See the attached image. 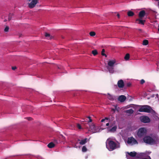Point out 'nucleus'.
Returning a JSON list of instances; mask_svg holds the SVG:
<instances>
[{
	"label": "nucleus",
	"instance_id": "nucleus-13",
	"mask_svg": "<svg viewBox=\"0 0 159 159\" xmlns=\"http://www.w3.org/2000/svg\"><path fill=\"white\" fill-rule=\"evenodd\" d=\"M108 129V131L110 132L111 133H114L115 131H116V130L117 128V127L116 126H113L111 128H109V127L107 128Z\"/></svg>",
	"mask_w": 159,
	"mask_h": 159
},
{
	"label": "nucleus",
	"instance_id": "nucleus-15",
	"mask_svg": "<svg viewBox=\"0 0 159 159\" xmlns=\"http://www.w3.org/2000/svg\"><path fill=\"white\" fill-rule=\"evenodd\" d=\"M127 153L129 156L132 157H134L137 154L136 152L134 151L130 152H127Z\"/></svg>",
	"mask_w": 159,
	"mask_h": 159
},
{
	"label": "nucleus",
	"instance_id": "nucleus-4",
	"mask_svg": "<svg viewBox=\"0 0 159 159\" xmlns=\"http://www.w3.org/2000/svg\"><path fill=\"white\" fill-rule=\"evenodd\" d=\"M147 133V130L145 128H141L139 129L137 135L139 138H141L145 136Z\"/></svg>",
	"mask_w": 159,
	"mask_h": 159
},
{
	"label": "nucleus",
	"instance_id": "nucleus-30",
	"mask_svg": "<svg viewBox=\"0 0 159 159\" xmlns=\"http://www.w3.org/2000/svg\"><path fill=\"white\" fill-rule=\"evenodd\" d=\"M9 27L8 26H7L4 29V31L5 32H8L9 29Z\"/></svg>",
	"mask_w": 159,
	"mask_h": 159
},
{
	"label": "nucleus",
	"instance_id": "nucleus-1",
	"mask_svg": "<svg viewBox=\"0 0 159 159\" xmlns=\"http://www.w3.org/2000/svg\"><path fill=\"white\" fill-rule=\"evenodd\" d=\"M106 148L110 151H112L117 148L116 143L110 139H107L106 142Z\"/></svg>",
	"mask_w": 159,
	"mask_h": 159
},
{
	"label": "nucleus",
	"instance_id": "nucleus-38",
	"mask_svg": "<svg viewBox=\"0 0 159 159\" xmlns=\"http://www.w3.org/2000/svg\"><path fill=\"white\" fill-rule=\"evenodd\" d=\"M111 111H112L114 113L115 112V109L114 108H112L111 110Z\"/></svg>",
	"mask_w": 159,
	"mask_h": 159
},
{
	"label": "nucleus",
	"instance_id": "nucleus-25",
	"mask_svg": "<svg viewBox=\"0 0 159 159\" xmlns=\"http://www.w3.org/2000/svg\"><path fill=\"white\" fill-rule=\"evenodd\" d=\"M89 35L91 36H95L96 34L95 33L94 31H91L89 33Z\"/></svg>",
	"mask_w": 159,
	"mask_h": 159
},
{
	"label": "nucleus",
	"instance_id": "nucleus-3",
	"mask_svg": "<svg viewBox=\"0 0 159 159\" xmlns=\"http://www.w3.org/2000/svg\"><path fill=\"white\" fill-rule=\"evenodd\" d=\"M143 140L144 143L150 144H153L155 142L154 139L148 136L145 137L143 138Z\"/></svg>",
	"mask_w": 159,
	"mask_h": 159
},
{
	"label": "nucleus",
	"instance_id": "nucleus-20",
	"mask_svg": "<svg viewBox=\"0 0 159 159\" xmlns=\"http://www.w3.org/2000/svg\"><path fill=\"white\" fill-rule=\"evenodd\" d=\"M130 57V55L129 53H127L126 54L125 56L124 57L125 59L127 61L128 60Z\"/></svg>",
	"mask_w": 159,
	"mask_h": 159
},
{
	"label": "nucleus",
	"instance_id": "nucleus-17",
	"mask_svg": "<svg viewBox=\"0 0 159 159\" xmlns=\"http://www.w3.org/2000/svg\"><path fill=\"white\" fill-rule=\"evenodd\" d=\"M47 146L49 148H52L54 147L55 144L51 142Z\"/></svg>",
	"mask_w": 159,
	"mask_h": 159
},
{
	"label": "nucleus",
	"instance_id": "nucleus-5",
	"mask_svg": "<svg viewBox=\"0 0 159 159\" xmlns=\"http://www.w3.org/2000/svg\"><path fill=\"white\" fill-rule=\"evenodd\" d=\"M28 1L30 2L28 3V7L30 8L34 7L36 4L39 3L38 0H28Z\"/></svg>",
	"mask_w": 159,
	"mask_h": 159
},
{
	"label": "nucleus",
	"instance_id": "nucleus-19",
	"mask_svg": "<svg viewBox=\"0 0 159 159\" xmlns=\"http://www.w3.org/2000/svg\"><path fill=\"white\" fill-rule=\"evenodd\" d=\"M134 15V13L132 11H129L127 12V15L129 16H133Z\"/></svg>",
	"mask_w": 159,
	"mask_h": 159
},
{
	"label": "nucleus",
	"instance_id": "nucleus-26",
	"mask_svg": "<svg viewBox=\"0 0 159 159\" xmlns=\"http://www.w3.org/2000/svg\"><path fill=\"white\" fill-rule=\"evenodd\" d=\"M82 150L83 152H85L87 151V149L85 146H83L82 148Z\"/></svg>",
	"mask_w": 159,
	"mask_h": 159
},
{
	"label": "nucleus",
	"instance_id": "nucleus-18",
	"mask_svg": "<svg viewBox=\"0 0 159 159\" xmlns=\"http://www.w3.org/2000/svg\"><path fill=\"white\" fill-rule=\"evenodd\" d=\"M134 111L132 109H130L129 110H127L125 111V112L129 114H132L133 113Z\"/></svg>",
	"mask_w": 159,
	"mask_h": 159
},
{
	"label": "nucleus",
	"instance_id": "nucleus-40",
	"mask_svg": "<svg viewBox=\"0 0 159 159\" xmlns=\"http://www.w3.org/2000/svg\"><path fill=\"white\" fill-rule=\"evenodd\" d=\"M110 116L111 118H113V120H114V117H113L112 115H110V116Z\"/></svg>",
	"mask_w": 159,
	"mask_h": 159
},
{
	"label": "nucleus",
	"instance_id": "nucleus-28",
	"mask_svg": "<svg viewBox=\"0 0 159 159\" xmlns=\"http://www.w3.org/2000/svg\"><path fill=\"white\" fill-rule=\"evenodd\" d=\"M104 119H105V120H109L110 121H112L113 120V118H111L110 116H109L108 117H105Z\"/></svg>",
	"mask_w": 159,
	"mask_h": 159
},
{
	"label": "nucleus",
	"instance_id": "nucleus-16",
	"mask_svg": "<svg viewBox=\"0 0 159 159\" xmlns=\"http://www.w3.org/2000/svg\"><path fill=\"white\" fill-rule=\"evenodd\" d=\"M87 142V139L85 138L84 139L82 140L79 143L80 145H84Z\"/></svg>",
	"mask_w": 159,
	"mask_h": 159
},
{
	"label": "nucleus",
	"instance_id": "nucleus-48",
	"mask_svg": "<svg viewBox=\"0 0 159 159\" xmlns=\"http://www.w3.org/2000/svg\"><path fill=\"white\" fill-rule=\"evenodd\" d=\"M148 157L149 158V159H151V158L149 156H148Z\"/></svg>",
	"mask_w": 159,
	"mask_h": 159
},
{
	"label": "nucleus",
	"instance_id": "nucleus-41",
	"mask_svg": "<svg viewBox=\"0 0 159 159\" xmlns=\"http://www.w3.org/2000/svg\"><path fill=\"white\" fill-rule=\"evenodd\" d=\"M105 120V119H102L101 120V122H103V121H104Z\"/></svg>",
	"mask_w": 159,
	"mask_h": 159
},
{
	"label": "nucleus",
	"instance_id": "nucleus-12",
	"mask_svg": "<svg viewBox=\"0 0 159 159\" xmlns=\"http://www.w3.org/2000/svg\"><path fill=\"white\" fill-rule=\"evenodd\" d=\"M116 63L115 60H109L108 62V66H114V65Z\"/></svg>",
	"mask_w": 159,
	"mask_h": 159
},
{
	"label": "nucleus",
	"instance_id": "nucleus-11",
	"mask_svg": "<svg viewBox=\"0 0 159 159\" xmlns=\"http://www.w3.org/2000/svg\"><path fill=\"white\" fill-rule=\"evenodd\" d=\"M126 97L125 96L121 95L119 97L118 100L121 102H123L126 100Z\"/></svg>",
	"mask_w": 159,
	"mask_h": 159
},
{
	"label": "nucleus",
	"instance_id": "nucleus-51",
	"mask_svg": "<svg viewBox=\"0 0 159 159\" xmlns=\"http://www.w3.org/2000/svg\"><path fill=\"white\" fill-rule=\"evenodd\" d=\"M156 1H158L159 0H156Z\"/></svg>",
	"mask_w": 159,
	"mask_h": 159
},
{
	"label": "nucleus",
	"instance_id": "nucleus-31",
	"mask_svg": "<svg viewBox=\"0 0 159 159\" xmlns=\"http://www.w3.org/2000/svg\"><path fill=\"white\" fill-rule=\"evenodd\" d=\"M77 127L78 129H81V126L79 124H77Z\"/></svg>",
	"mask_w": 159,
	"mask_h": 159
},
{
	"label": "nucleus",
	"instance_id": "nucleus-23",
	"mask_svg": "<svg viewBox=\"0 0 159 159\" xmlns=\"http://www.w3.org/2000/svg\"><path fill=\"white\" fill-rule=\"evenodd\" d=\"M148 43V41L147 40H144L143 42V44L144 45H146Z\"/></svg>",
	"mask_w": 159,
	"mask_h": 159
},
{
	"label": "nucleus",
	"instance_id": "nucleus-33",
	"mask_svg": "<svg viewBox=\"0 0 159 159\" xmlns=\"http://www.w3.org/2000/svg\"><path fill=\"white\" fill-rule=\"evenodd\" d=\"M131 84L130 82H129L126 84V85L127 87H129L131 86Z\"/></svg>",
	"mask_w": 159,
	"mask_h": 159
},
{
	"label": "nucleus",
	"instance_id": "nucleus-9",
	"mask_svg": "<svg viewBox=\"0 0 159 159\" xmlns=\"http://www.w3.org/2000/svg\"><path fill=\"white\" fill-rule=\"evenodd\" d=\"M146 15L145 11L144 10H143L140 11L139 13L138 17L139 18L144 19L145 16ZM145 18H147V17Z\"/></svg>",
	"mask_w": 159,
	"mask_h": 159
},
{
	"label": "nucleus",
	"instance_id": "nucleus-21",
	"mask_svg": "<svg viewBox=\"0 0 159 159\" xmlns=\"http://www.w3.org/2000/svg\"><path fill=\"white\" fill-rule=\"evenodd\" d=\"M45 36L46 37L48 38V39H51L52 37L51 36L50 34L47 33H46L45 34Z\"/></svg>",
	"mask_w": 159,
	"mask_h": 159
},
{
	"label": "nucleus",
	"instance_id": "nucleus-43",
	"mask_svg": "<svg viewBox=\"0 0 159 159\" xmlns=\"http://www.w3.org/2000/svg\"><path fill=\"white\" fill-rule=\"evenodd\" d=\"M117 16L118 18H120V15L118 13L117 15Z\"/></svg>",
	"mask_w": 159,
	"mask_h": 159
},
{
	"label": "nucleus",
	"instance_id": "nucleus-39",
	"mask_svg": "<svg viewBox=\"0 0 159 159\" xmlns=\"http://www.w3.org/2000/svg\"><path fill=\"white\" fill-rule=\"evenodd\" d=\"M27 118L29 120H31V119H32V118L30 117H27Z\"/></svg>",
	"mask_w": 159,
	"mask_h": 159
},
{
	"label": "nucleus",
	"instance_id": "nucleus-42",
	"mask_svg": "<svg viewBox=\"0 0 159 159\" xmlns=\"http://www.w3.org/2000/svg\"><path fill=\"white\" fill-rule=\"evenodd\" d=\"M61 137H62V138L63 139H65V137H64V136H63L62 135H61Z\"/></svg>",
	"mask_w": 159,
	"mask_h": 159
},
{
	"label": "nucleus",
	"instance_id": "nucleus-7",
	"mask_svg": "<svg viewBox=\"0 0 159 159\" xmlns=\"http://www.w3.org/2000/svg\"><path fill=\"white\" fill-rule=\"evenodd\" d=\"M127 143L129 144L132 143L133 144H138V143L137 140L133 137L128 138Z\"/></svg>",
	"mask_w": 159,
	"mask_h": 159
},
{
	"label": "nucleus",
	"instance_id": "nucleus-32",
	"mask_svg": "<svg viewBox=\"0 0 159 159\" xmlns=\"http://www.w3.org/2000/svg\"><path fill=\"white\" fill-rule=\"evenodd\" d=\"M90 127L92 129H95V126L93 125H91L90 126Z\"/></svg>",
	"mask_w": 159,
	"mask_h": 159
},
{
	"label": "nucleus",
	"instance_id": "nucleus-36",
	"mask_svg": "<svg viewBox=\"0 0 159 159\" xmlns=\"http://www.w3.org/2000/svg\"><path fill=\"white\" fill-rule=\"evenodd\" d=\"M88 118L89 119V122H91L92 121V120L91 118V117L90 116H89L88 117Z\"/></svg>",
	"mask_w": 159,
	"mask_h": 159
},
{
	"label": "nucleus",
	"instance_id": "nucleus-22",
	"mask_svg": "<svg viewBox=\"0 0 159 159\" xmlns=\"http://www.w3.org/2000/svg\"><path fill=\"white\" fill-rule=\"evenodd\" d=\"M107 94L108 95V98L109 99L111 100H113L114 99L112 95H111L109 93H108Z\"/></svg>",
	"mask_w": 159,
	"mask_h": 159
},
{
	"label": "nucleus",
	"instance_id": "nucleus-35",
	"mask_svg": "<svg viewBox=\"0 0 159 159\" xmlns=\"http://www.w3.org/2000/svg\"><path fill=\"white\" fill-rule=\"evenodd\" d=\"M115 110H116L117 111H118V109L119 107H118L116 106H115Z\"/></svg>",
	"mask_w": 159,
	"mask_h": 159
},
{
	"label": "nucleus",
	"instance_id": "nucleus-27",
	"mask_svg": "<svg viewBox=\"0 0 159 159\" xmlns=\"http://www.w3.org/2000/svg\"><path fill=\"white\" fill-rule=\"evenodd\" d=\"M105 50L104 49H102L101 52V54L102 56H105L106 57H107V55L104 53L105 52Z\"/></svg>",
	"mask_w": 159,
	"mask_h": 159
},
{
	"label": "nucleus",
	"instance_id": "nucleus-37",
	"mask_svg": "<svg viewBox=\"0 0 159 159\" xmlns=\"http://www.w3.org/2000/svg\"><path fill=\"white\" fill-rule=\"evenodd\" d=\"M16 66H13L12 67V70H14L16 69Z\"/></svg>",
	"mask_w": 159,
	"mask_h": 159
},
{
	"label": "nucleus",
	"instance_id": "nucleus-10",
	"mask_svg": "<svg viewBox=\"0 0 159 159\" xmlns=\"http://www.w3.org/2000/svg\"><path fill=\"white\" fill-rule=\"evenodd\" d=\"M117 85L120 88H123L124 86V83L123 80H120L117 82Z\"/></svg>",
	"mask_w": 159,
	"mask_h": 159
},
{
	"label": "nucleus",
	"instance_id": "nucleus-44",
	"mask_svg": "<svg viewBox=\"0 0 159 159\" xmlns=\"http://www.w3.org/2000/svg\"><path fill=\"white\" fill-rule=\"evenodd\" d=\"M109 123H107L106 124V125L107 126H109Z\"/></svg>",
	"mask_w": 159,
	"mask_h": 159
},
{
	"label": "nucleus",
	"instance_id": "nucleus-47",
	"mask_svg": "<svg viewBox=\"0 0 159 159\" xmlns=\"http://www.w3.org/2000/svg\"><path fill=\"white\" fill-rule=\"evenodd\" d=\"M158 31L159 32V25H158Z\"/></svg>",
	"mask_w": 159,
	"mask_h": 159
},
{
	"label": "nucleus",
	"instance_id": "nucleus-14",
	"mask_svg": "<svg viewBox=\"0 0 159 159\" xmlns=\"http://www.w3.org/2000/svg\"><path fill=\"white\" fill-rule=\"evenodd\" d=\"M107 68L109 72L111 73H113L114 72V66H107Z\"/></svg>",
	"mask_w": 159,
	"mask_h": 159
},
{
	"label": "nucleus",
	"instance_id": "nucleus-34",
	"mask_svg": "<svg viewBox=\"0 0 159 159\" xmlns=\"http://www.w3.org/2000/svg\"><path fill=\"white\" fill-rule=\"evenodd\" d=\"M145 82V80H143V79H142L140 81V84H143Z\"/></svg>",
	"mask_w": 159,
	"mask_h": 159
},
{
	"label": "nucleus",
	"instance_id": "nucleus-24",
	"mask_svg": "<svg viewBox=\"0 0 159 159\" xmlns=\"http://www.w3.org/2000/svg\"><path fill=\"white\" fill-rule=\"evenodd\" d=\"M92 53L94 56H96L98 54V52L96 50H94L92 51Z\"/></svg>",
	"mask_w": 159,
	"mask_h": 159
},
{
	"label": "nucleus",
	"instance_id": "nucleus-50",
	"mask_svg": "<svg viewBox=\"0 0 159 159\" xmlns=\"http://www.w3.org/2000/svg\"><path fill=\"white\" fill-rule=\"evenodd\" d=\"M158 6L159 7V2H158Z\"/></svg>",
	"mask_w": 159,
	"mask_h": 159
},
{
	"label": "nucleus",
	"instance_id": "nucleus-49",
	"mask_svg": "<svg viewBox=\"0 0 159 159\" xmlns=\"http://www.w3.org/2000/svg\"><path fill=\"white\" fill-rule=\"evenodd\" d=\"M142 155V153H140V155Z\"/></svg>",
	"mask_w": 159,
	"mask_h": 159
},
{
	"label": "nucleus",
	"instance_id": "nucleus-45",
	"mask_svg": "<svg viewBox=\"0 0 159 159\" xmlns=\"http://www.w3.org/2000/svg\"><path fill=\"white\" fill-rule=\"evenodd\" d=\"M77 140H78V141H80V142L81 141L80 140V139H78Z\"/></svg>",
	"mask_w": 159,
	"mask_h": 159
},
{
	"label": "nucleus",
	"instance_id": "nucleus-8",
	"mask_svg": "<svg viewBox=\"0 0 159 159\" xmlns=\"http://www.w3.org/2000/svg\"><path fill=\"white\" fill-rule=\"evenodd\" d=\"M146 18H144V19L138 18L136 20V22L138 24L144 25L146 21Z\"/></svg>",
	"mask_w": 159,
	"mask_h": 159
},
{
	"label": "nucleus",
	"instance_id": "nucleus-46",
	"mask_svg": "<svg viewBox=\"0 0 159 159\" xmlns=\"http://www.w3.org/2000/svg\"><path fill=\"white\" fill-rule=\"evenodd\" d=\"M7 20L5 19V20H4V22H6V21H7Z\"/></svg>",
	"mask_w": 159,
	"mask_h": 159
},
{
	"label": "nucleus",
	"instance_id": "nucleus-29",
	"mask_svg": "<svg viewBox=\"0 0 159 159\" xmlns=\"http://www.w3.org/2000/svg\"><path fill=\"white\" fill-rule=\"evenodd\" d=\"M13 14L10 13L9 14V17H8V20L10 21L11 19V16H13Z\"/></svg>",
	"mask_w": 159,
	"mask_h": 159
},
{
	"label": "nucleus",
	"instance_id": "nucleus-6",
	"mask_svg": "<svg viewBox=\"0 0 159 159\" xmlns=\"http://www.w3.org/2000/svg\"><path fill=\"white\" fill-rule=\"evenodd\" d=\"M141 121L144 123H149L150 122V118L147 116H142L140 117Z\"/></svg>",
	"mask_w": 159,
	"mask_h": 159
},
{
	"label": "nucleus",
	"instance_id": "nucleus-2",
	"mask_svg": "<svg viewBox=\"0 0 159 159\" xmlns=\"http://www.w3.org/2000/svg\"><path fill=\"white\" fill-rule=\"evenodd\" d=\"M140 108L139 109L138 111L141 112H145L150 113L153 110L152 107L149 106L147 105H143L139 106Z\"/></svg>",
	"mask_w": 159,
	"mask_h": 159
}]
</instances>
